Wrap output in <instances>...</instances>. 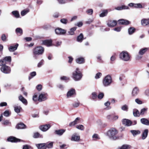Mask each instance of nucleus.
I'll list each match as a JSON object with an SVG mask.
<instances>
[{
  "instance_id": "obj_5",
  "label": "nucleus",
  "mask_w": 149,
  "mask_h": 149,
  "mask_svg": "<svg viewBox=\"0 0 149 149\" xmlns=\"http://www.w3.org/2000/svg\"><path fill=\"white\" fill-rule=\"evenodd\" d=\"M112 82V79L110 75H107L103 79L102 81L103 84L105 87L108 86L110 85Z\"/></svg>"
},
{
  "instance_id": "obj_25",
  "label": "nucleus",
  "mask_w": 149,
  "mask_h": 149,
  "mask_svg": "<svg viewBox=\"0 0 149 149\" xmlns=\"http://www.w3.org/2000/svg\"><path fill=\"white\" fill-rule=\"evenodd\" d=\"M76 62L79 64H82L84 63V59L83 57H79L76 60Z\"/></svg>"
},
{
  "instance_id": "obj_38",
  "label": "nucleus",
  "mask_w": 149,
  "mask_h": 149,
  "mask_svg": "<svg viewBox=\"0 0 149 149\" xmlns=\"http://www.w3.org/2000/svg\"><path fill=\"white\" fill-rule=\"evenodd\" d=\"M2 124L5 126L10 125L11 123L8 120H6L3 121Z\"/></svg>"
},
{
  "instance_id": "obj_9",
  "label": "nucleus",
  "mask_w": 149,
  "mask_h": 149,
  "mask_svg": "<svg viewBox=\"0 0 149 149\" xmlns=\"http://www.w3.org/2000/svg\"><path fill=\"white\" fill-rule=\"evenodd\" d=\"M55 32L56 34L58 35H62L65 34L66 31L61 28H57L55 29Z\"/></svg>"
},
{
  "instance_id": "obj_13",
  "label": "nucleus",
  "mask_w": 149,
  "mask_h": 149,
  "mask_svg": "<svg viewBox=\"0 0 149 149\" xmlns=\"http://www.w3.org/2000/svg\"><path fill=\"white\" fill-rule=\"evenodd\" d=\"M122 122L123 125L127 126H130L132 124V122L130 120L126 119H123Z\"/></svg>"
},
{
  "instance_id": "obj_60",
  "label": "nucleus",
  "mask_w": 149,
  "mask_h": 149,
  "mask_svg": "<svg viewBox=\"0 0 149 149\" xmlns=\"http://www.w3.org/2000/svg\"><path fill=\"white\" fill-rule=\"evenodd\" d=\"M92 137L93 139H99L100 138L98 136V135L97 134H93L92 136Z\"/></svg>"
},
{
  "instance_id": "obj_2",
  "label": "nucleus",
  "mask_w": 149,
  "mask_h": 149,
  "mask_svg": "<svg viewBox=\"0 0 149 149\" xmlns=\"http://www.w3.org/2000/svg\"><path fill=\"white\" fill-rule=\"evenodd\" d=\"M82 74L78 68H77L72 73V77L75 81H79L81 79Z\"/></svg>"
},
{
  "instance_id": "obj_22",
  "label": "nucleus",
  "mask_w": 149,
  "mask_h": 149,
  "mask_svg": "<svg viewBox=\"0 0 149 149\" xmlns=\"http://www.w3.org/2000/svg\"><path fill=\"white\" fill-rule=\"evenodd\" d=\"M141 122L143 124L146 125H149V121L146 118H142L140 120Z\"/></svg>"
},
{
  "instance_id": "obj_44",
  "label": "nucleus",
  "mask_w": 149,
  "mask_h": 149,
  "mask_svg": "<svg viewBox=\"0 0 149 149\" xmlns=\"http://www.w3.org/2000/svg\"><path fill=\"white\" fill-rule=\"evenodd\" d=\"M134 7L137 8H142V6L140 3H134Z\"/></svg>"
},
{
  "instance_id": "obj_11",
  "label": "nucleus",
  "mask_w": 149,
  "mask_h": 149,
  "mask_svg": "<svg viewBox=\"0 0 149 149\" xmlns=\"http://www.w3.org/2000/svg\"><path fill=\"white\" fill-rule=\"evenodd\" d=\"M7 141L12 142H17L20 141L21 140L14 137L10 136L8 138Z\"/></svg>"
},
{
  "instance_id": "obj_59",
  "label": "nucleus",
  "mask_w": 149,
  "mask_h": 149,
  "mask_svg": "<svg viewBox=\"0 0 149 149\" xmlns=\"http://www.w3.org/2000/svg\"><path fill=\"white\" fill-rule=\"evenodd\" d=\"M104 95L103 93H100L98 95L97 97L99 99H101L103 97Z\"/></svg>"
},
{
  "instance_id": "obj_19",
  "label": "nucleus",
  "mask_w": 149,
  "mask_h": 149,
  "mask_svg": "<svg viewBox=\"0 0 149 149\" xmlns=\"http://www.w3.org/2000/svg\"><path fill=\"white\" fill-rule=\"evenodd\" d=\"M52 40H46L42 41V44L47 46H50L52 45Z\"/></svg>"
},
{
  "instance_id": "obj_55",
  "label": "nucleus",
  "mask_w": 149,
  "mask_h": 149,
  "mask_svg": "<svg viewBox=\"0 0 149 149\" xmlns=\"http://www.w3.org/2000/svg\"><path fill=\"white\" fill-rule=\"evenodd\" d=\"M97 95L96 93L94 92L92 94V98L93 99H95L97 98Z\"/></svg>"
},
{
  "instance_id": "obj_58",
  "label": "nucleus",
  "mask_w": 149,
  "mask_h": 149,
  "mask_svg": "<svg viewBox=\"0 0 149 149\" xmlns=\"http://www.w3.org/2000/svg\"><path fill=\"white\" fill-rule=\"evenodd\" d=\"M1 39L3 41H6V37L5 34H3L1 37Z\"/></svg>"
},
{
  "instance_id": "obj_40",
  "label": "nucleus",
  "mask_w": 149,
  "mask_h": 149,
  "mask_svg": "<svg viewBox=\"0 0 149 149\" xmlns=\"http://www.w3.org/2000/svg\"><path fill=\"white\" fill-rule=\"evenodd\" d=\"M121 109L122 110L127 111L128 109V106L126 104H125L122 107Z\"/></svg>"
},
{
  "instance_id": "obj_43",
  "label": "nucleus",
  "mask_w": 149,
  "mask_h": 149,
  "mask_svg": "<svg viewBox=\"0 0 149 149\" xmlns=\"http://www.w3.org/2000/svg\"><path fill=\"white\" fill-rule=\"evenodd\" d=\"M36 75V72H31L30 74V75L31 76L29 77V79L30 80L31 78L35 76Z\"/></svg>"
},
{
  "instance_id": "obj_31",
  "label": "nucleus",
  "mask_w": 149,
  "mask_h": 149,
  "mask_svg": "<svg viewBox=\"0 0 149 149\" xmlns=\"http://www.w3.org/2000/svg\"><path fill=\"white\" fill-rule=\"evenodd\" d=\"M77 27H74L70 29V31L68 32V34L70 35H73L74 34V31L76 30Z\"/></svg>"
},
{
  "instance_id": "obj_32",
  "label": "nucleus",
  "mask_w": 149,
  "mask_h": 149,
  "mask_svg": "<svg viewBox=\"0 0 149 149\" xmlns=\"http://www.w3.org/2000/svg\"><path fill=\"white\" fill-rule=\"evenodd\" d=\"M128 7L125 6H119L115 8L116 10H120L123 9H128Z\"/></svg>"
},
{
  "instance_id": "obj_29",
  "label": "nucleus",
  "mask_w": 149,
  "mask_h": 149,
  "mask_svg": "<svg viewBox=\"0 0 149 149\" xmlns=\"http://www.w3.org/2000/svg\"><path fill=\"white\" fill-rule=\"evenodd\" d=\"M45 143V144L46 148H51L53 147V142H48Z\"/></svg>"
},
{
  "instance_id": "obj_4",
  "label": "nucleus",
  "mask_w": 149,
  "mask_h": 149,
  "mask_svg": "<svg viewBox=\"0 0 149 149\" xmlns=\"http://www.w3.org/2000/svg\"><path fill=\"white\" fill-rule=\"evenodd\" d=\"M120 58L125 61H127L130 60V56L129 53L126 51H123L119 55Z\"/></svg>"
},
{
  "instance_id": "obj_8",
  "label": "nucleus",
  "mask_w": 149,
  "mask_h": 149,
  "mask_svg": "<svg viewBox=\"0 0 149 149\" xmlns=\"http://www.w3.org/2000/svg\"><path fill=\"white\" fill-rule=\"evenodd\" d=\"M47 96L46 93H42L39 96L38 100L40 102L45 101L47 100Z\"/></svg>"
},
{
  "instance_id": "obj_21",
  "label": "nucleus",
  "mask_w": 149,
  "mask_h": 149,
  "mask_svg": "<svg viewBox=\"0 0 149 149\" xmlns=\"http://www.w3.org/2000/svg\"><path fill=\"white\" fill-rule=\"evenodd\" d=\"M117 24L116 21H110L107 23V25L109 27H113L116 26Z\"/></svg>"
},
{
  "instance_id": "obj_56",
  "label": "nucleus",
  "mask_w": 149,
  "mask_h": 149,
  "mask_svg": "<svg viewBox=\"0 0 149 149\" xmlns=\"http://www.w3.org/2000/svg\"><path fill=\"white\" fill-rule=\"evenodd\" d=\"M67 146L65 144H63L62 145H60V148L61 149H64L67 148Z\"/></svg>"
},
{
  "instance_id": "obj_35",
  "label": "nucleus",
  "mask_w": 149,
  "mask_h": 149,
  "mask_svg": "<svg viewBox=\"0 0 149 149\" xmlns=\"http://www.w3.org/2000/svg\"><path fill=\"white\" fill-rule=\"evenodd\" d=\"M148 109L147 108H143L142 109L140 113V115H143L145 113H146Z\"/></svg>"
},
{
  "instance_id": "obj_7",
  "label": "nucleus",
  "mask_w": 149,
  "mask_h": 149,
  "mask_svg": "<svg viewBox=\"0 0 149 149\" xmlns=\"http://www.w3.org/2000/svg\"><path fill=\"white\" fill-rule=\"evenodd\" d=\"M0 70L2 72L5 74H9L11 72L10 68L6 65L1 66Z\"/></svg>"
},
{
  "instance_id": "obj_52",
  "label": "nucleus",
  "mask_w": 149,
  "mask_h": 149,
  "mask_svg": "<svg viewBox=\"0 0 149 149\" xmlns=\"http://www.w3.org/2000/svg\"><path fill=\"white\" fill-rule=\"evenodd\" d=\"M38 95L36 94H35L33 96V101H36L38 100Z\"/></svg>"
},
{
  "instance_id": "obj_39",
  "label": "nucleus",
  "mask_w": 149,
  "mask_h": 149,
  "mask_svg": "<svg viewBox=\"0 0 149 149\" xmlns=\"http://www.w3.org/2000/svg\"><path fill=\"white\" fill-rule=\"evenodd\" d=\"M15 31L16 33L20 34V35L22 34V30L20 28H17L16 29Z\"/></svg>"
},
{
  "instance_id": "obj_51",
  "label": "nucleus",
  "mask_w": 149,
  "mask_h": 149,
  "mask_svg": "<svg viewBox=\"0 0 149 149\" xmlns=\"http://www.w3.org/2000/svg\"><path fill=\"white\" fill-rule=\"evenodd\" d=\"M3 115L6 117H8L10 115V112L6 110L3 113Z\"/></svg>"
},
{
  "instance_id": "obj_30",
  "label": "nucleus",
  "mask_w": 149,
  "mask_h": 149,
  "mask_svg": "<svg viewBox=\"0 0 149 149\" xmlns=\"http://www.w3.org/2000/svg\"><path fill=\"white\" fill-rule=\"evenodd\" d=\"M84 37L83 34L81 33L77 38V41L79 42H81L83 40Z\"/></svg>"
},
{
  "instance_id": "obj_15",
  "label": "nucleus",
  "mask_w": 149,
  "mask_h": 149,
  "mask_svg": "<svg viewBox=\"0 0 149 149\" xmlns=\"http://www.w3.org/2000/svg\"><path fill=\"white\" fill-rule=\"evenodd\" d=\"M19 46L18 43H16L14 45H11L8 48V50L10 52H13L16 50Z\"/></svg>"
},
{
  "instance_id": "obj_62",
  "label": "nucleus",
  "mask_w": 149,
  "mask_h": 149,
  "mask_svg": "<svg viewBox=\"0 0 149 149\" xmlns=\"http://www.w3.org/2000/svg\"><path fill=\"white\" fill-rule=\"evenodd\" d=\"M44 61L43 60H41L38 64V67H40L43 64Z\"/></svg>"
},
{
  "instance_id": "obj_48",
  "label": "nucleus",
  "mask_w": 149,
  "mask_h": 149,
  "mask_svg": "<svg viewBox=\"0 0 149 149\" xmlns=\"http://www.w3.org/2000/svg\"><path fill=\"white\" fill-rule=\"evenodd\" d=\"M93 10L92 9H90L86 10V13L89 15H91L93 13Z\"/></svg>"
},
{
  "instance_id": "obj_12",
  "label": "nucleus",
  "mask_w": 149,
  "mask_h": 149,
  "mask_svg": "<svg viewBox=\"0 0 149 149\" xmlns=\"http://www.w3.org/2000/svg\"><path fill=\"white\" fill-rule=\"evenodd\" d=\"M50 127L51 126L49 124H46L40 126V129L42 131L45 132L48 130Z\"/></svg>"
},
{
  "instance_id": "obj_54",
  "label": "nucleus",
  "mask_w": 149,
  "mask_h": 149,
  "mask_svg": "<svg viewBox=\"0 0 149 149\" xmlns=\"http://www.w3.org/2000/svg\"><path fill=\"white\" fill-rule=\"evenodd\" d=\"M42 86L41 84L38 85L36 87V88L39 91H40L42 89Z\"/></svg>"
},
{
  "instance_id": "obj_14",
  "label": "nucleus",
  "mask_w": 149,
  "mask_h": 149,
  "mask_svg": "<svg viewBox=\"0 0 149 149\" xmlns=\"http://www.w3.org/2000/svg\"><path fill=\"white\" fill-rule=\"evenodd\" d=\"M141 24L143 26L149 25V18H143L141 21Z\"/></svg>"
},
{
  "instance_id": "obj_46",
  "label": "nucleus",
  "mask_w": 149,
  "mask_h": 149,
  "mask_svg": "<svg viewBox=\"0 0 149 149\" xmlns=\"http://www.w3.org/2000/svg\"><path fill=\"white\" fill-rule=\"evenodd\" d=\"M20 109H21V107H14L15 111L17 113H19L20 112Z\"/></svg>"
},
{
  "instance_id": "obj_57",
  "label": "nucleus",
  "mask_w": 149,
  "mask_h": 149,
  "mask_svg": "<svg viewBox=\"0 0 149 149\" xmlns=\"http://www.w3.org/2000/svg\"><path fill=\"white\" fill-rule=\"evenodd\" d=\"M80 119V118L79 117L77 118L74 120V121L75 123L76 124L79 123V121Z\"/></svg>"
},
{
  "instance_id": "obj_50",
  "label": "nucleus",
  "mask_w": 149,
  "mask_h": 149,
  "mask_svg": "<svg viewBox=\"0 0 149 149\" xmlns=\"http://www.w3.org/2000/svg\"><path fill=\"white\" fill-rule=\"evenodd\" d=\"M102 73L100 72H98L97 73L95 76L96 79H98L101 77L102 76Z\"/></svg>"
},
{
  "instance_id": "obj_36",
  "label": "nucleus",
  "mask_w": 149,
  "mask_h": 149,
  "mask_svg": "<svg viewBox=\"0 0 149 149\" xmlns=\"http://www.w3.org/2000/svg\"><path fill=\"white\" fill-rule=\"evenodd\" d=\"M130 146L128 145H123L121 147L119 148L118 149H127L130 148Z\"/></svg>"
},
{
  "instance_id": "obj_6",
  "label": "nucleus",
  "mask_w": 149,
  "mask_h": 149,
  "mask_svg": "<svg viewBox=\"0 0 149 149\" xmlns=\"http://www.w3.org/2000/svg\"><path fill=\"white\" fill-rule=\"evenodd\" d=\"M11 61L10 56H6L0 60V66H3L6 65L8 62L10 63Z\"/></svg>"
},
{
  "instance_id": "obj_49",
  "label": "nucleus",
  "mask_w": 149,
  "mask_h": 149,
  "mask_svg": "<svg viewBox=\"0 0 149 149\" xmlns=\"http://www.w3.org/2000/svg\"><path fill=\"white\" fill-rule=\"evenodd\" d=\"M60 21L63 24H66L68 23V21L66 19L63 18L61 19Z\"/></svg>"
},
{
  "instance_id": "obj_23",
  "label": "nucleus",
  "mask_w": 149,
  "mask_h": 149,
  "mask_svg": "<svg viewBox=\"0 0 149 149\" xmlns=\"http://www.w3.org/2000/svg\"><path fill=\"white\" fill-rule=\"evenodd\" d=\"M148 133V129H145L143 132L142 135V139H145L147 136Z\"/></svg>"
},
{
  "instance_id": "obj_63",
  "label": "nucleus",
  "mask_w": 149,
  "mask_h": 149,
  "mask_svg": "<svg viewBox=\"0 0 149 149\" xmlns=\"http://www.w3.org/2000/svg\"><path fill=\"white\" fill-rule=\"evenodd\" d=\"M79 102H75L73 104V106L74 107H77L79 106Z\"/></svg>"
},
{
  "instance_id": "obj_28",
  "label": "nucleus",
  "mask_w": 149,
  "mask_h": 149,
  "mask_svg": "<svg viewBox=\"0 0 149 149\" xmlns=\"http://www.w3.org/2000/svg\"><path fill=\"white\" fill-rule=\"evenodd\" d=\"M19 100L24 104H26L27 101L22 95H20L19 97Z\"/></svg>"
},
{
  "instance_id": "obj_3",
  "label": "nucleus",
  "mask_w": 149,
  "mask_h": 149,
  "mask_svg": "<svg viewBox=\"0 0 149 149\" xmlns=\"http://www.w3.org/2000/svg\"><path fill=\"white\" fill-rule=\"evenodd\" d=\"M117 133L118 131L115 128H112L108 131L107 134L110 138L115 139V135Z\"/></svg>"
},
{
  "instance_id": "obj_41",
  "label": "nucleus",
  "mask_w": 149,
  "mask_h": 149,
  "mask_svg": "<svg viewBox=\"0 0 149 149\" xmlns=\"http://www.w3.org/2000/svg\"><path fill=\"white\" fill-rule=\"evenodd\" d=\"M29 12V9L24 10L21 12V15L22 16H24L26 15Z\"/></svg>"
},
{
  "instance_id": "obj_18",
  "label": "nucleus",
  "mask_w": 149,
  "mask_h": 149,
  "mask_svg": "<svg viewBox=\"0 0 149 149\" xmlns=\"http://www.w3.org/2000/svg\"><path fill=\"white\" fill-rule=\"evenodd\" d=\"M139 92V89L138 88L136 87H134L133 89L132 93V96H134L136 95Z\"/></svg>"
},
{
  "instance_id": "obj_33",
  "label": "nucleus",
  "mask_w": 149,
  "mask_h": 149,
  "mask_svg": "<svg viewBox=\"0 0 149 149\" xmlns=\"http://www.w3.org/2000/svg\"><path fill=\"white\" fill-rule=\"evenodd\" d=\"M148 49V48H145L141 49L139 52V54L142 55L143 54L145 53Z\"/></svg>"
},
{
  "instance_id": "obj_1",
  "label": "nucleus",
  "mask_w": 149,
  "mask_h": 149,
  "mask_svg": "<svg viewBox=\"0 0 149 149\" xmlns=\"http://www.w3.org/2000/svg\"><path fill=\"white\" fill-rule=\"evenodd\" d=\"M44 51V48L41 46L36 47L33 49V57L36 59L38 56L42 55Z\"/></svg>"
},
{
  "instance_id": "obj_47",
  "label": "nucleus",
  "mask_w": 149,
  "mask_h": 149,
  "mask_svg": "<svg viewBox=\"0 0 149 149\" xmlns=\"http://www.w3.org/2000/svg\"><path fill=\"white\" fill-rule=\"evenodd\" d=\"M40 136V137H42V135H40V134L38 132H36L34 134L33 137L34 138H38Z\"/></svg>"
},
{
  "instance_id": "obj_20",
  "label": "nucleus",
  "mask_w": 149,
  "mask_h": 149,
  "mask_svg": "<svg viewBox=\"0 0 149 149\" xmlns=\"http://www.w3.org/2000/svg\"><path fill=\"white\" fill-rule=\"evenodd\" d=\"M36 145L38 149H46L45 143L36 144Z\"/></svg>"
},
{
  "instance_id": "obj_27",
  "label": "nucleus",
  "mask_w": 149,
  "mask_h": 149,
  "mask_svg": "<svg viewBox=\"0 0 149 149\" xmlns=\"http://www.w3.org/2000/svg\"><path fill=\"white\" fill-rule=\"evenodd\" d=\"M133 114L134 116L136 117H139L140 115L139 111L136 109L133 110Z\"/></svg>"
},
{
  "instance_id": "obj_64",
  "label": "nucleus",
  "mask_w": 149,
  "mask_h": 149,
  "mask_svg": "<svg viewBox=\"0 0 149 149\" xmlns=\"http://www.w3.org/2000/svg\"><path fill=\"white\" fill-rule=\"evenodd\" d=\"M145 94L146 96H149V89H147L145 90Z\"/></svg>"
},
{
  "instance_id": "obj_26",
  "label": "nucleus",
  "mask_w": 149,
  "mask_h": 149,
  "mask_svg": "<svg viewBox=\"0 0 149 149\" xmlns=\"http://www.w3.org/2000/svg\"><path fill=\"white\" fill-rule=\"evenodd\" d=\"M11 13L16 18H18L19 17L20 15L19 12L17 10L12 11Z\"/></svg>"
},
{
  "instance_id": "obj_61",
  "label": "nucleus",
  "mask_w": 149,
  "mask_h": 149,
  "mask_svg": "<svg viewBox=\"0 0 149 149\" xmlns=\"http://www.w3.org/2000/svg\"><path fill=\"white\" fill-rule=\"evenodd\" d=\"M31 146L27 145H25L23 146V149H29Z\"/></svg>"
},
{
  "instance_id": "obj_24",
  "label": "nucleus",
  "mask_w": 149,
  "mask_h": 149,
  "mask_svg": "<svg viewBox=\"0 0 149 149\" xmlns=\"http://www.w3.org/2000/svg\"><path fill=\"white\" fill-rule=\"evenodd\" d=\"M16 127L17 129H23L26 128V126L23 123H20L17 124Z\"/></svg>"
},
{
  "instance_id": "obj_45",
  "label": "nucleus",
  "mask_w": 149,
  "mask_h": 149,
  "mask_svg": "<svg viewBox=\"0 0 149 149\" xmlns=\"http://www.w3.org/2000/svg\"><path fill=\"white\" fill-rule=\"evenodd\" d=\"M76 127L77 128L81 130H83L84 129V126L81 125H77Z\"/></svg>"
},
{
  "instance_id": "obj_37",
  "label": "nucleus",
  "mask_w": 149,
  "mask_h": 149,
  "mask_svg": "<svg viewBox=\"0 0 149 149\" xmlns=\"http://www.w3.org/2000/svg\"><path fill=\"white\" fill-rule=\"evenodd\" d=\"M135 29L133 27H130L128 30V33L130 35L132 34L135 31Z\"/></svg>"
},
{
  "instance_id": "obj_17",
  "label": "nucleus",
  "mask_w": 149,
  "mask_h": 149,
  "mask_svg": "<svg viewBox=\"0 0 149 149\" xmlns=\"http://www.w3.org/2000/svg\"><path fill=\"white\" fill-rule=\"evenodd\" d=\"M75 90L73 88L70 89L67 93V95L68 97H71L72 95L75 94Z\"/></svg>"
},
{
  "instance_id": "obj_53",
  "label": "nucleus",
  "mask_w": 149,
  "mask_h": 149,
  "mask_svg": "<svg viewBox=\"0 0 149 149\" xmlns=\"http://www.w3.org/2000/svg\"><path fill=\"white\" fill-rule=\"evenodd\" d=\"M135 101L138 104H142V102L138 98L136 99L135 100Z\"/></svg>"
},
{
  "instance_id": "obj_10",
  "label": "nucleus",
  "mask_w": 149,
  "mask_h": 149,
  "mask_svg": "<svg viewBox=\"0 0 149 149\" xmlns=\"http://www.w3.org/2000/svg\"><path fill=\"white\" fill-rule=\"evenodd\" d=\"M71 140L76 142H79L80 141V136L75 133L73 134L71 137Z\"/></svg>"
},
{
  "instance_id": "obj_42",
  "label": "nucleus",
  "mask_w": 149,
  "mask_h": 149,
  "mask_svg": "<svg viewBox=\"0 0 149 149\" xmlns=\"http://www.w3.org/2000/svg\"><path fill=\"white\" fill-rule=\"evenodd\" d=\"M107 10H104L102 13L100 14V16L102 17L106 16L107 14Z\"/></svg>"
},
{
  "instance_id": "obj_34",
  "label": "nucleus",
  "mask_w": 149,
  "mask_h": 149,
  "mask_svg": "<svg viewBox=\"0 0 149 149\" xmlns=\"http://www.w3.org/2000/svg\"><path fill=\"white\" fill-rule=\"evenodd\" d=\"M130 132L134 136L139 134L141 133V132L138 130H131Z\"/></svg>"
},
{
  "instance_id": "obj_16",
  "label": "nucleus",
  "mask_w": 149,
  "mask_h": 149,
  "mask_svg": "<svg viewBox=\"0 0 149 149\" xmlns=\"http://www.w3.org/2000/svg\"><path fill=\"white\" fill-rule=\"evenodd\" d=\"M65 131V130L64 129L56 130L54 132V133L55 134L61 136L62 135Z\"/></svg>"
}]
</instances>
